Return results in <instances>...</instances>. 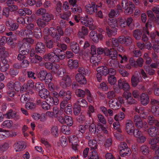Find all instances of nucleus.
<instances>
[{"label":"nucleus","instance_id":"30","mask_svg":"<svg viewBox=\"0 0 159 159\" xmlns=\"http://www.w3.org/2000/svg\"><path fill=\"white\" fill-rule=\"evenodd\" d=\"M52 52L56 55L59 57L61 60L64 59L66 57L64 52L62 51L60 48H54L52 50Z\"/></svg>","mask_w":159,"mask_h":159},{"label":"nucleus","instance_id":"64","mask_svg":"<svg viewBox=\"0 0 159 159\" xmlns=\"http://www.w3.org/2000/svg\"><path fill=\"white\" fill-rule=\"evenodd\" d=\"M152 111L155 116H158L159 115V107L158 106H152Z\"/></svg>","mask_w":159,"mask_h":159},{"label":"nucleus","instance_id":"39","mask_svg":"<svg viewBox=\"0 0 159 159\" xmlns=\"http://www.w3.org/2000/svg\"><path fill=\"white\" fill-rule=\"evenodd\" d=\"M68 65L70 69H76L79 66L78 61L76 60L69 59L68 61Z\"/></svg>","mask_w":159,"mask_h":159},{"label":"nucleus","instance_id":"53","mask_svg":"<svg viewBox=\"0 0 159 159\" xmlns=\"http://www.w3.org/2000/svg\"><path fill=\"white\" fill-rule=\"evenodd\" d=\"M71 14V11H68L64 12L63 14H60V17L62 20H68Z\"/></svg>","mask_w":159,"mask_h":159},{"label":"nucleus","instance_id":"2","mask_svg":"<svg viewBox=\"0 0 159 159\" xmlns=\"http://www.w3.org/2000/svg\"><path fill=\"white\" fill-rule=\"evenodd\" d=\"M105 55L109 58L107 61V66L115 68L118 67L119 63L117 59V53L116 49L113 48L109 49L105 48Z\"/></svg>","mask_w":159,"mask_h":159},{"label":"nucleus","instance_id":"20","mask_svg":"<svg viewBox=\"0 0 159 159\" xmlns=\"http://www.w3.org/2000/svg\"><path fill=\"white\" fill-rule=\"evenodd\" d=\"M133 121L136 127L138 129L146 128V124H143L141 118L139 116L135 115L133 119Z\"/></svg>","mask_w":159,"mask_h":159},{"label":"nucleus","instance_id":"17","mask_svg":"<svg viewBox=\"0 0 159 159\" xmlns=\"http://www.w3.org/2000/svg\"><path fill=\"white\" fill-rule=\"evenodd\" d=\"M83 18V19L81 21V23L82 24L86 27L89 26V29L91 30L93 29L94 26L93 25V20L92 18L89 17L88 16Z\"/></svg>","mask_w":159,"mask_h":159},{"label":"nucleus","instance_id":"9","mask_svg":"<svg viewBox=\"0 0 159 159\" xmlns=\"http://www.w3.org/2000/svg\"><path fill=\"white\" fill-rule=\"evenodd\" d=\"M24 37V39L23 40L22 44L19 49V51H27L28 53H29V49H30V44H33L34 41L31 38H32Z\"/></svg>","mask_w":159,"mask_h":159},{"label":"nucleus","instance_id":"34","mask_svg":"<svg viewBox=\"0 0 159 159\" xmlns=\"http://www.w3.org/2000/svg\"><path fill=\"white\" fill-rule=\"evenodd\" d=\"M35 51L38 53H43L45 51V48L44 44L41 42H38L35 47Z\"/></svg>","mask_w":159,"mask_h":159},{"label":"nucleus","instance_id":"19","mask_svg":"<svg viewBox=\"0 0 159 159\" xmlns=\"http://www.w3.org/2000/svg\"><path fill=\"white\" fill-rule=\"evenodd\" d=\"M152 23L151 22H150L148 21L146 24L145 26L146 27H144L143 30H144L143 34L142 35V40L144 42H146L148 40V38L146 35L147 34L148 35H149V33L148 30V28H151L152 27Z\"/></svg>","mask_w":159,"mask_h":159},{"label":"nucleus","instance_id":"1","mask_svg":"<svg viewBox=\"0 0 159 159\" xmlns=\"http://www.w3.org/2000/svg\"><path fill=\"white\" fill-rule=\"evenodd\" d=\"M125 19L121 17L119 18L116 20L112 18L109 19L108 23L109 26L106 27L107 34L109 37L115 35L116 34L117 28L119 25L122 28L126 27Z\"/></svg>","mask_w":159,"mask_h":159},{"label":"nucleus","instance_id":"62","mask_svg":"<svg viewBox=\"0 0 159 159\" xmlns=\"http://www.w3.org/2000/svg\"><path fill=\"white\" fill-rule=\"evenodd\" d=\"M60 141L62 147H65L68 144L67 139L65 136H62L60 139Z\"/></svg>","mask_w":159,"mask_h":159},{"label":"nucleus","instance_id":"59","mask_svg":"<svg viewBox=\"0 0 159 159\" xmlns=\"http://www.w3.org/2000/svg\"><path fill=\"white\" fill-rule=\"evenodd\" d=\"M88 157L89 159H99V157L97 152L94 150L90 153Z\"/></svg>","mask_w":159,"mask_h":159},{"label":"nucleus","instance_id":"36","mask_svg":"<svg viewBox=\"0 0 159 159\" xmlns=\"http://www.w3.org/2000/svg\"><path fill=\"white\" fill-rule=\"evenodd\" d=\"M140 101L141 104L144 105L146 106L149 102V99L148 94L145 93H143L140 97Z\"/></svg>","mask_w":159,"mask_h":159},{"label":"nucleus","instance_id":"18","mask_svg":"<svg viewBox=\"0 0 159 159\" xmlns=\"http://www.w3.org/2000/svg\"><path fill=\"white\" fill-rule=\"evenodd\" d=\"M7 87L8 89V90H15L18 91L20 89L21 85L20 83L18 81H16L14 82L10 81L7 83Z\"/></svg>","mask_w":159,"mask_h":159},{"label":"nucleus","instance_id":"55","mask_svg":"<svg viewBox=\"0 0 159 159\" xmlns=\"http://www.w3.org/2000/svg\"><path fill=\"white\" fill-rule=\"evenodd\" d=\"M19 51V54L17 56V59L18 60L21 61L22 60H24L26 57V55H27L29 53H28L27 51Z\"/></svg>","mask_w":159,"mask_h":159},{"label":"nucleus","instance_id":"27","mask_svg":"<svg viewBox=\"0 0 159 159\" xmlns=\"http://www.w3.org/2000/svg\"><path fill=\"white\" fill-rule=\"evenodd\" d=\"M123 95V97L125 98L129 104H134L137 102V101L133 99L132 97V94L130 93L125 92Z\"/></svg>","mask_w":159,"mask_h":159},{"label":"nucleus","instance_id":"38","mask_svg":"<svg viewBox=\"0 0 159 159\" xmlns=\"http://www.w3.org/2000/svg\"><path fill=\"white\" fill-rule=\"evenodd\" d=\"M4 43L2 40H0V56L5 57L7 56L8 53L5 51V48L3 47Z\"/></svg>","mask_w":159,"mask_h":159},{"label":"nucleus","instance_id":"23","mask_svg":"<svg viewBox=\"0 0 159 159\" xmlns=\"http://www.w3.org/2000/svg\"><path fill=\"white\" fill-rule=\"evenodd\" d=\"M14 147L16 152H20L25 148L26 143L23 141H19L14 144Z\"/></svg>","mask_w":159,"mask_h":159},{"label":"nucleus","instance_id":"14","mask_svg":"<svg viewBox=\"0 0 159 159\" xmlns=\"http://www.w3.org/2000/svg\"><path fill=\"white\" fill-rule=\"evenodd\" d=\"M53 99H47L46 101H43L42 103L41 107L44 110H49L51 106H53L54 105H57L58 104V101L57 99L55 101Z\"/></svg>","mask_w":159,"mask_h":159},{"label":"nucleus","instance_id":"42","mask_svg":"<svg viewBox=\"0 0 159 159\" xmlns=\"http://www.w3.org/2000/svg\"><path fill=\"white\" fill-rule=\"evenodd\" d=\"M75 104L80 107H87L88 105L87 101L86 100L82 98H79L77 99Z\"/></svg>","mask_w":159,"mask_h":159},{"label":"nucleus","instance_id":"48","mask_svg":"<svg viewBox=\"0 0 159 159\" xmlns=\"http://www.w3.org/2000/svg\"><path fill=\"white\" fill-rule=\"evenodd\" d=\"M88 144L92 150H95L97 148L98 146V142L95 139L89 140L88 142Z\"/></svg>","mask_w":159,"mask_h":159},{"label":"nucleus","instance_id":"58","mask_svg":"<svg viewBox=\"0 0 159 159\" xmlns=\"http://www.w3.org/2000/svg\"><path fill=\"white\" fill-rule=\"evenodd\" d=\"M37 24L38 26L40 28H43L47 24V22H46L45 20L43 19H38L36 21Z\"/></svg>","mask_w":159,"mask_h":159},{"label":"nucleus","instance_id":"13","mask_svg":"<svg viewBox=\"0 0 159 159\" xmlns=\"http://www.w3.org/2000/svg\"><path fill=\"white\" fill-rule=\"evenodd\" d=\"M102 6L101 2H100L99 4L97 5L95 2H92L91 4L87 5L85 6L86 11L88 14L92 15L97 11V7H101Z\"/></svg>","mask_w":159,"mask_h":159},{"label":"nucleus","instance_id":"7","mask_svg":"<svg viewBox=\"0 0 159 159\" xmlns=\"http://www.w3.org/2000/svg\"><path fill=\"white\" fill-rule=\"evenodd\" d=\"M124 103V100L121 97H118V98L111 99L108 102L110 107L113 110L119 109L120 107L121 104Z\"/></svg>","mask_w":159,"mask_h":159},{"label":"nucleus","instance_id":"26","mask_svg":"<svg viewBox=\"0 0 159 159\" xmlns=\"http://www.w3.org/2000/svg\"><path fill=\"white\" fill-rule=\"evenodd\" d=\"M134 127L133 122L131 120H128L126 123L125 130L126 132L130 135L133 134Z\"/></svg>","mask_w":159,"mask_h":159},{"label":"nucleus","instance_id":"31","mask_svg":"<svg viewBox=\"0 0 159 159\" xmlns=\"http://www.w3.org/2000/svg\"><path fill=\"white\" fill-rule=\"evenodd\" d=\"M159 127H157L154 126H152L150 127L148 130V134L151 137H155L159 133Z\"/></svg>","mask_w":159,"mask_h":159},{"label":"nucleus","instance_id":"35","mask_svg":"<svg viewBox=\"0 0 159 159\" xmlns=\"http://www.w3.org/2000/svg\"><path fill=\"white\" fill-rule=\"evenodd\" d=\"M120 42L116 38H112L111 41H108L106 42V44L107 46L114 48L117 47L119 46Z\"/></svg>","mask_w":159,"mask_h":159},{"label":"nucleus","instance_id":"43","mask_svg":"<svg viewBox=\"0 0 159 159\" xmlns=\"http://www.w3.org/2000/svg\"><path fill=\"white\" fill-rule=\"evenodd\" d=\"M97 71L101 73L103 75L106 76L108 74L109 68L105 66H102L97 68Z\"/></svg>","mask_w":159,"mask_h":159},{"label":"nucleus","instance_id":"60","mask_svg":"<svg viewBox=\"0 0 159 159\" xmlns=\"http://www.w3.org/2000/svg\"><path fill=\"white\" fill-rule=\"evenodd\" d=\"M36 107V104L33 102H29L26 103L25 105V108L27 109H34Z\"/></svg>","mask_w":159,"mask_h":159},{"label":"nucleus","instance_id":"46","mask_svg":"<svg viewBox=\"0 0 159 159\" xmlns=\"http://www.w3.org/2000/svg\"><path fill=\"white\" fill-rule=\"evenodd\" d=\"M89 37L91 40L94 43H97L98 42V35L95 31H92L89 34Z\"/></svg>","mask_w":159,"mask_h":159},{"label":"nucleus","instance_id":"51","mask_svg":"<svg viewBox=\"0 0 159 159\" xmlns=\"http://www.w3.org/2000/svg\"><path fill=\"white\" fill-rule=\"evenodd\" d=\"M13 122L11 120H7L4 121L1 125L3 128H11L12 127Z\"/></svg>","mask_w":159,"mask_h":159},{"label":"nucleus","instance_id":"63","mask_svg":"<svg viewBox=\"0 0 159 159\" xmlns=\"http://www.w3.org/2000/svg\"><path fill=\"white\" fill-rule=\"evenodd\" d=\"M125 117V115L124 113L123 112H120L115 116L114 119L116 121H119L123 119Z\"/></svg>","mask_w":159,"mask_h":159},{"label":"nucleus","instance_id":"50","mask_svg":"<svg viewBox=\"0 0 159 159\" xmlns=\"http://www.w3.org/2000/svg\"><path fill=\"white\" fill-rule=\"evenodd\" d=\"M30 99V96L29 94L25 93L22 94L20 97V101L23 103L28 102Z\"/></svg>","mask_w":159,"mask_h":159},{"label":"nucleus","instance_id":"56","mask_svg":"<svg viewBox=\"0 0 159 159\" xmlns=\"http://www.w3.org/2000/svg\"><path fill=\"white\" fill-rule=\"evenodd\" d=\"M139 78L140 77L135 75L132 76L131 81L133 87H135L138 85L139 82Z\"/></svg>","mask_w":159,"mask_h":159},{"label":"nucleus","instance_id":"25","mask_svg":"<svg viewBox=\"0 0 159 159\" xmlns=\"http://www.w3.org/2000/svg\"><path fill=\"white\" fill-rule=\"evenodd\" d=\"M5 117L8 119H14L15 120H17L19 119L20 116L16 112L10 110L7 113L4 114Z\"/></svg>","mask_w":159,"mask_h":159},{"label":"nucleus","instance_id":"54","mask_svg":"<svg viewBox=\"0 0 159 159\" xmlns=\"http://www.w3.org/2000/svg\"><path fill=\"white\" fill-rule=\"evenodd\" d=\"M37 39L40 38L42 36V34L40 29L38 28H36L34 30L33 36Z\"/></svg>","mask_w":159,"mask_h":159},{"label":"nucleus","instance_id":"15","mask_svg":"<svg viewBox=\"0 0 159 159\" xmlns=\"http://www.w3.org/2000/svg\"><path fill=\"white\" fill-rule=\"evenodd\" d=\"M43 58L45 61H49L53 63L57 62L61 60L59 57L52 51L44 55Z\"/></svg>","mask_w":159,"mask_h":159},{"label":"nucleus","instance_id":"21","mask_svg":"<svg viewBox=\"0 0 159 159\" xmlns=\"http://www.w3.org/2000/svg\"><path fill=\"white\" fill-rule=\"evenodd\" d=\"M118 86L120 89L123 90L125 92H127L130 89L129 84L126 81L122 79L118 81Z\"/></svg>","mask_w":159,"mask_h":159},{"label":"nucleus","instance_id":"8","mask_svg":"<svg viewBox=\"0 0 159 159\" xmlns=\"http://www.w3.org/2000/svg\"><path fill=\"white\" fill-rule=\"evenodd\" d=\"M119 152L121 156H129L131 153V151L125 142H121L118 146Z\"/></svg>","mask_w":159,"mask_h":159},{"label":"nucleus","instance_id":"5","mask_svg":"<svg viewBox=\"0 0 159 159\" xmlns=\"http://www.w3.org/2000/svg\"><path fill=\"white\" fill-rule=\"evenodd\" d=\"M57 74L59 77H62V81L61 82V86L63 88L70 86L71 83L70 76L66 73L65 70L61 68L59 69Z\"/></svg>","mask_w":159,"mask_h":159},{"label":"nucleus","instance_id":"33","mask_svg":"<svg viewBox=\"0 0 159 159\" xmlns=\"http://www.w3.org/2000/svg\"><path fill=\"white\" fill-rule=\"evenodd\" d=\"M75 93L78 97L80 98L84 97L86 93L89 96L91 95L89 91L87 89H86L84 91L80 89H77L76 90Z\"/></svg>","mask_w":159,"mask_h":159},{"label":"nucleus","instance_id":"47","mask_svg":"<svg viewBox=\"0 0 159 159\" xmlns=\"http://www.w3.org/2000/svg\"><path fill=\"white\" fill-rule=\"evenodd\" d=\"M44 39L46 47L50 49L52 48L54 45L53 40L51 39H50L49 37L46 36L44 37Z\"/></svg>","mask_w":159,"mask_h":159},{"label":"nucleus","instance_id":"29","mask_svg":"<svg viewBox=\"0 0 159 159\" xmlns=\"http://www.w3.org/2000/svg\"><path fill=\"white\" fill-rule=\"evenodd\" d=\"M120 43L126 46L130 45L132 42V38L129 36L122 37L119 38Z\"/></svg>","mask_w":159,"mask_h":159},{"label":"nucleus","instance_id":"57","mask_svg":"<svg viewBox=\"0 0 159 159\" xmlns=\"http://www.w3.org/2000/svg\"><path fill=\"white\" fill-rule=\"evenodd\" d=\"M51 134L55 137H57L59 135L58 130L57 126H53L51 130Z\"/></svg>","mask_w":159,"mask_h":159},{"label":"nucleus","instance_id":"61","mask_svg":"<svg viewBox=\"0 0 159 159\" xmlns=\"http://www.w3.org/2000/svg\"><path fill=\"white\" fill-rule=\"evenodd\" d=\"M65 123L69 126H71L73 123V120L72 117L68 116H66Z\"/></svg>","mask_w":159,"mask_h":159},{"label":"nucleus","instance_id":"10","mask_svg":"<svg viewBox=\"0 0 159 159\" xmlns=\"http://www.w3.org/2000/svg\"><path fill=\"white\" fill-rule=\"evenodd\" d=\"M38 77L41 81H44L45 83L51 82L52 79V74L44 70H41L39 72Z\"/></svg>","mask_w":159,"mask_h":159},{"label":"nucleus","instance_id":"24","mask_svg":"<svg viewBox=\"0 0 159 159\" xmlns=\"http://www.w3.org/2000/svg\"><path fill=\"white\" fill-rule=\"evenodd\" d=\"M122 11V8L120 6H118L117 8L115 9H112L111 10L109 14V19H115L113 17H117L119 15L120 13Z\"/></svg>","mask_w":159,"mask_h":159},{"label":"nucleus","instance_id":"37","mask_svg":"<svg viewBox=\"0 0 159 159\" xmlns=\"http://www.w3.org/2000/svg\"><path fill=\"white\" fill-rule=\"evenodd\" d=\"M75 79L80 84H85L86 83L87 81L84 75L81 74H77L75 76Z\"/></svg>","mask_w":159,"mask_h":159},{"label":"nucleus","instance_id":"22","mask_svg":"<svg viewBox=\"0 0 159 159\" xmlns=\"http://www.w3.org/2000/svg\"><path fill=\"white\" fill-rule=\"evenodd\" d=\"M39 95L40 97L43 99L49 100L53 99V97L50 96L49 91L45 89H44L39 91Z\"/></svg>","mask_w":159,"mask_h":159},{"label":"nucleus","instance_id":"3","mask_svg":"<svg viewBox=\"0 0 159 159\" xmlns=\"http://www.w3.org/2000/svg\"><path fill=\"white\" fill-rule=\"evenodd\" d=\"M54 101L56 99L59 102L58 98H61L63 99V100L60 103V107L63 109L68 103V101L70 100L71 97V93L70 91L66 92L64 89L61 90L59 93L56 92H53L52 93Z\"/></svg>","mask_w":159,"mask_h":159},{"label":"nucleus","instance_id":"12","mask_svg":"<svg viewBox=\"0 0 159 159\" xmlns=\"http://www.w3.org/2000/svg\"><path fill=\"white\" fill-rule=\"evenodd\" d=\"M27 25L26 29L24 31H22L21 33V35L25 38H32L33 36L32 30H34V25L32 23Z\"/></svg>","mask_w":159,"mask_h":159},{"label":"nucleus","instance_id":"40","mask_svg":"<svg viewBox=\"0 0 159 159\" xmlns=\"http://www.w3.org/2000/svg\"><path fill=\"white\" fill-rule=\"evenodd\" d=\"M88 29L87 27L84 26H82L78 33L79 36L81 38H84L88 34Z\"/></svg>","mask_w":159,"mask_h":159},{"label":"nucleus","instance_id":"52","mask_svg":"<svg viewBox=\"0 0 159 159\" xmlns=\"http://www.w3.org/2000/svg\"><path fill=\"white\" fill-rule=\"evenodd\" d=\"M42 19L45 20L47 22L50 20H52L54 16L52 14H49L48 13H45L42 16Z\"/></svg>","mask_w":159,"mask_h":159},{"label":"nucleus","instance_id":"32","mask_svg":"<svg viewBox=\"0 0 159 159\" xmlns=\"http://www.w3.org/2000/svg\"><path fill=\"white\" fill-rule=\"evenodd\" d=\"M148 122L150 125L156 126L159 128V122L152 115L149 116L148 118Z\"/></svg>","mask_w":159,"mask_h":159},{"label":"nucleus","instance_id":"28","mask_svg":"<svg viewBox=\"0 0 159 159\" xmlns=\"http://www.w3.org/2000/svg\"><path fill=\"white\" fill-rule=\"evenodd\" d=\"M129 62L133 66L135 67H141L143 62V60L142 58H139L135 61L133 58H131L129 60Z\"/></svg>","mask_w":159,"mask_h":159},{"label":"nucleus","instance_id":"45","mask_svg":"<svg viewBox=\"0 0 159 159\" xmlns=\"http://www.w3.org/2000/svg\"><path fill=\"white\" fill-rule=\"evenodd\" d=\"M70 49L72 51L75 53H78L79 51V45L75 42H73L70 43Z\"/></svg>","mask_w":159,"mask_h":159},{"label":"nucleus","instance_id":"44","mask_svg":"<svg viewBox=\"0 0 159 159\" xmlns=\"http://www.w3.org/2000/svg\"><path fill=\"white\" fill-rule=\"evenodd\" d=\"M71 8L72 12L74 14L80 15L82 13V10L81 8L78 5L73 6Z\"/></svg>","mask_w":159,"mask_h":159},{"label":"nucleus","instance_id":"4","mask_svg":"<svg viewBox=\"0 0 159 159\" xmlns=\"http://www.w3.org/2000/svg\"><path fill=\"white\" fill-rule=\"evenodd\" d=\"M58 30V33H57V30L56 28L51 27L49 29L48 28H45L43 30L44 37L46 36L49 37L48 35H51L53 39L55 41H57L59 40L61 36H63L64 33L63 30H61L59 27Z\"/></svg>","mask_w":159,"mask_h":159},{"label":"nucleus","instance_id":"16","mask_svg":"<svg viewBox=\"0 0 159 159\" xmlns=\"http://www.w3.org/2000/svg\"><path fill=\"white\" fill-rule=\"evenodd\" d=\"M87 125V123L85 124V126L81 125L79 126L78 129H76L75 133L76 137L78 139H81L83 137V134L85 131L86 127Z\"/></svg>","mask_w":159,"mask_h":159},{"label":"nucleus","instance_id":"6","mask_svg":"<svg viewBox=\"0 0 159 159\" xmlns=\"http://www.w3.org/2000/svg\"><path fill=\"white\" fill-rule=\"evenodd\" d=\"M96 50L97 48L96 46L94 45H92L89 49V52H88L92 54V56L90 58V61L91 63H93V66H98L101 58L100 56H99V57H97V56L98 57V55L97 54Z\"/></svg>","mask_w":159,"mask_h":159},{"label":"nucleus","instance_id":"11","mask_svg":"<svg viewBox=\"0 0 159 159\" xmlns=\"http://www.w3.org/2000/svg\"><path fill=\"white\" fill-rule=\"evenodd\" d=\"M121 5L123 8L125 9L124 12L126 14H131L135 8V5L132 2L129 3L127 0H122Z\"/></svg>","mask_w":159,"mask_h":159},{"label":"nucleus","instance_id":"49","mask_svg":"<svg viewBox=\"0 0 159 159\" xmlns=\"http://www.w3.org/2000/svg\"><path fill=\"white\" fill-rule=\"evenodd\" d=\"M143 34V31L142 30L137 29L134 31L133 36L136 39H140Z\"/></svg>","mask_w":159,"mask_h":159},{"label":"nucleus","instance_id":"41","mask_svg":"<svg viewBox=\"0 0 159 159\" xmlns=\"http://www.w3.org/2000/svg\"><path fill=\"white\" fill-rule=\"evenodd\" d=\"M88 126H89V130L91 133L94 134L96 133H98V126L97 127L95 124L93 122L92 123H87V127H88Z\"/></svg>","mask_w":159,"mask_h":159}]
</instances>
